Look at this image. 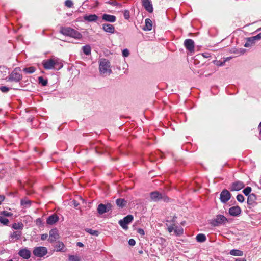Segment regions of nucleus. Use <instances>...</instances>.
Listing matches in <instances>:
<instances>
[{
	"instance_id": "1",
	"label": "nucleus",
	"mask_w": 261,
	"mask_h": 261,
	"mask_svg": "<svg viewBox=\"0 0 261 261\" xmlns=\"http://www.w3.org/2000/svg\"><path fill=\"white\" fill-rule=\"evenodd\" d=\"M99 68L101 74H110L112 73L110 62L107 59H104L100 61Z\"/></svg>"
},
{
	"instance_id": "2",
	"label": "nucleus",
	"mask_w": 261,
	"mask_h": 261,
	"mask_svg": "<svg viewBox=\"0 0 261 261\" xmlns=\"http://www.w3.org/2000/svg\"><path fill=\"white\" fill-rule=\"evenodd\" d=\"M22 78L20 68H15L9 76V81L19 82Z\"/></svg>"
},
{
	"instance_id": "3",
	"label": "nucleus",
	"mask_w": 261,
	"mask_h": 261,
	"mask_svg": "<svg viewBox=\"0 0 261 261\" xmlns=\"http://www.w3.org/2000/svg\"><path fill=\"white\" fill-rule=\"evenodd\" d=\"M150 197L151 201L157 202L163 199L164 201L168 202L169 198L165 195H162L158 191L152 192L150 193Z\"/></svg>"
},
{
	"instance_id": "4",
	"label": "nucleus",
	"mask_w": 261,
	"mask_h": 261,
	"mask_svg": "<svg viewBox=\"0 0 261 261\" xmlns=\"http://www.w3.org/2000/svg\"><path fill=\"white\" fill-rule=\"evenodd\" d=\"M66 36H69L76 39H81L82 38V35L81 33L69 27L66 28Z\"/></svg>"
},
{
	"instance_id": "5",
	"label": "nucleus",
	"mask_w": 261,
	"mask_h": 261,
	"mask_svg": "<svg viewBox=\"0 0 261 261\" xmlns=\"http://www.w3.org/2000/svg\"><path fill=\"white\" fill-rule=\"evenodd\" d=\"M112 208V205L110 203H107L105 204L100 203L97 206V211L99 215H102L111 210Z\"/></svg>"
},
{
	"instance_id": "6",
	"label": "nucleus",
	"mask_w": 261,
	"mask_h": 261,
	"mask_svg": "<svg viewBox=\"0 0 261 261\" xmlns=\"http://www.w3.org/2000/svg\"><path fill=\"white\" fill-rule=\"evenodd\" d=\"M133 218H134L132 215H127L123 219L120 220L118 222V223L123 229L127 230L128 229V224L132 222Z\"/></svg>"
},
{
	"instance_id": "7",
	"label": "nucleus",
	"mask_w": 261,
	"mask_h": 261,
	"mask_svg": "<svg viewBox=\"0 0 261 261\" xmlns=\"http://www.w3.org/2000/svg\"><path fill=\"white\" fill-rule=\"evenodd\" d=\"M47 253V250L46 247L39 246L34 248L33 253L34 256L38 257H42L45 255Z\"/></svg>"
},
{
	"instance_id": "8",
	"label": "nucleus",
	"mask_w": 261,
	"mask_h": 261,
	"mask_svg": "<svg viewBox=\"0 0 261 261\" xmlns=\"http://www.w3.org/2000/svg\"><path fill=\"white\" fill-rule=\"evenodd\" d=\"M231 194L228 190L226 189L223 190L220 193V199L222 203H226L231 198Z\"/></svg>"
},
{
	"instance_id": "9",
	"label": "nucleus",
	"mask_w": 261,
	"mask_h": 261,
	"mask_svg": "<svg viewBox=\"0 0 261 261\" xmlns=\"http://www.w3.org/2000/svg\"><path fill=\"white\" fill-rule=\"evenodd\" d=\"M227 222L228 219L224 215H218L213 221V224L214 226H219L225 224Z\"/></svg>"
},
{
	"instance_id": "10",
	"label": "nucleus",
	"mask_w": 261,
	"mask_h": 261,
	"mask_svg": "<svg viewBox=\"0 0 261 261\" xmlns=\"http://www.w3.org/2000/svg\"><path fill=\"white\" fill-rule=\"evenodd\" d=\"M55 61L52 59L44 60L42 61L43 67L44 69L47 70L54 69L55 68Z\"/></svg>"
},
{
	"instance_id": "11",
	"label": "nucleus",
	"mask_w": 261,
	"mask_h": 261,
	"mask_svg": "<svg viewBox=\"0 0 261 261\" xmlns=\"http://www.w3.org/2000/svg\"><path fill=\"white\" fill-rule=\"evenodd\" d=\"M245 186L244 184L241 181H237L231 184L230 190L231 191H238L243 189Z\"/></svg>"
},
{
	"instance_id": "12",
	"label": "nucleus",
	"mask_w": 261,
	"mask_h": 261,
	"mask_svg": "<svg viewBox=\"0 0 261 261\" xmlns=\"http://www.w3.org/2000/svg\"><path fill=\"white\" fill-rule=\"evenodd\" d=\"M185 48L190 53L194 51V42L191 39H187L184 41Z\"/></svg>"
},
{
	"instance_id": "13",
	"label": "nucleus",
	"mask_w": 261,
	"mask_h": 261,
	"mask_svg": "<svg viewBox=\"0 0 261 261\" xmlns=\"http://www.w3.org/2000/svg\"><path fill=\"white\" fill-rule=\"evenodd\" d=\"M142 5L148 12H153V8L151 0H142Z\"/></svg>"
},
{
	"instance_id": "14",
	"label": "nucleus",
	"mask_w": 261,
	"mask_h": 261,
	"mask_svg": "<svg viewBox=\"0 0 261 261\" xmlns=\"http://www.w3.org/2000/svg\"><path fill=\"white\" fill-rule=\"evenodd\" d=\"M18 254L20 257L25 259H29L31 256V251L27 248L20 249Z\"/></svg>"
},
{
	"instance_id": "15",
	"label": "nucleus",
	"mask_w": 261,
	"mask_h": 261,
	"mask_svg": "<svg viewBox=\"0 0 261 261\" xmlns=\"http://www.w3.org/2000/svg\"><path fill=\"white\" fill-rule=\"evenodd\" d=\"M102 29L105 32L110 34H114L115 31V29L114 25L110 23L103 24Z\"/></svg>"
},
{
	"instance_id": "16",
	"label": "nucleus",
	"mask_w": 261,
	"mask_h": 261,
	"mask_svg": "<svg viewBox=\"0 0 261 261\" xmlns=\"http://www.w3.org/2000/svg\"><path fill=\"white\" fill-rule=\"evenodd\" d=\"M241 212V208L239 206H234L229 209V214L232 216H239Z\"/></svg>"
},
{
	"instance_id": "17",
	"label": "nucleus",
	"mask_w": 261,
	"mask_h": 261,
	"mask_svg": "<svg viewBox=\"0 0 261 261\" xmlns=\"http://www.w3.org/2000/svg\"><path fill=\"white\" fill-rule=\"evenodd\" d=\"M102 19L105 21L113 23L116 21V17L114 15L105 13L102 15Z\"/></svg>"
},
{
	"instance_id": "18",
	"label": "nucleus",
	"mask_w": 261,
	"mask_h": 261,
	"mask_svg": "<svg viewBox=\"0 0 261 261\" xmlns=\"http://www.w3.org/2000/svg\"><path fill=\"white\" fill-rule=\"evenodd\" d=\"M58 230L56 229H53L49 231V236L48 241L50 242H53L58 238Z\"/></svg>"
},
{
	"instance_id": "19",
	"label": "nucleus",
	"mask_w": 261,
	"mask_h": 261,
	"mask_svg": "<svg viewBox=\"0 0 261 261\" xmlns=\"http://www.w3.org/2000/svg\"><path fill=\"white\" fill-rule=\"evenodd\" d=\"M59 220V217L56 214L49 216L46 220V223L48 225H53Z\"/></svg>"
},
{
	"instance_id": "20",
	"label": "nucleus",
	"mask_w": 261,
	"mask_h": 261,
	"mask_svg": "<svg viewBox=\"0 0 261 261\" xmlns=\"http://www.w3.org/2000/svg\"><path fill=\"white\" fill-rule=\"evenodd\" d=\"M98 18L96 14L86 15L84 16V19L88 22H95Z\"/></svg>"
},
{
	"instance_id": "21",
	"label": "nucleus",
	"mask_w": 261,
	"mask_h": 261,
	"mask_svg": "<svg viewBox=\"0 0 261 261\" xmlns=\"http://www.w3.org/2000/svg\"><path fill=\"white\" fill-rule=\"evenodd\" d=\"M246 39V42L244 44V46L246 47H249L252 46L253 44H255V42L256 41V39L254 36L247 38Z\"/></svg>"
},
{
	"instance_id": "22",
	"label": "nucleus",
	"mask_w": 261,
	"mask_h": 261,
	"mask_svg": "<svg viewBox=\"0 0 261 261\" xmlns=\"http://www.w3.org/2000/svg\"><path fill=\"white\" fill-rule=\"evenodd\" d=\"M152 24L151 20L147 18L145 19V25L143 28V30L144 31H150L152 30Z\"/></svg>"
},
{
	"instance_id": "23",
	"label": "nucleus",
	"mask_w": 261,
	"mask_h": 261,
	"mask_svg": "<svg viewBox=\"0 0 261 261\" xmlns=\"http://www.w3.org/2000/svg\"><path fill=\"white\" fill-rule=\"evenodd\" d=\"M256 200V196L255 194L252 193L248 196L247 203L249 205H252Z\"/></svg>"
},
{
	"instance_id": "24",
	"label": "nucleus",
	"mask_w": 261,
	"mask_h": 261,
	"mask_svg": "<svg viewBox=\"0 0 261 261\" xmlns=\"http://www.w3.org/2000/svg\"><path fill=\"white\" fill-rule=\"evenodd\" d=\"M22 233L20 231H14L11 235V238L12 240L16 241L19 240L21 236Z\"/></svg>"
},
{
	"instance_id": "25",
	"label": "nucleus",
	"mask_w": 261,
	"mask_h": 261,
	"mask_svg": "<svg viewBox=\"0 0 261 261\" xmlns=\"http://www.w3.org/2000/svg\"><path fill=\"white\" fill-rule=\"evenodd\" d=\"M229 254L233 256H242L243 255V252L238 249H232L230 251Z\"/></svg>"
},
{
	"instance_id": "26",
	"label": "nucleus",
	"mask_w": 261,
	"mask_h": 261,
	"mask_svg": "<svg viewBox=\"0 0 261 261\" xmlns=\"http://www.w3.org/2000/svg\"><path fill=\"white\" fill-rule=\"evenodd\" d=\"M116 204L117 206L120 207H124L126 204V201L124 199L119 198L116 201Z\"/></svg>"
},
{
	"instance_id": "27",
	"label": "nucleus",
	"mask_w": 261,
	"mask_h": 261,
	"mask_svg": "<svg viewBox=\"0 0 261 261\" xmlns=\"http://www.w3.org/2000/svg\"><path fill=\"white\" fill-rule=\"evenodd\" d=\"M196 241L198 242L202 243L206 241V238L205 234L199 233L196 237Z\"/></svg>"
},
{
	"instance_id": "28",
	"label": "nucleus",
	"mask_w": 261,
	"mask_h": 261,
	"mask_svg": "<svg viewBox=\"0 0 261 261\" xmlns=\"http://www.w3.org/2000/svg\"><path fill=\"white\" fill-rule=\"evenodd\" d=\"M82 50L86 55H89L91 54V48L89 45H86L82 47Z\"/></svg>"
},
{
	"instance_id": "29",
	"label": "nucleus",
	"mask_w": 261,
	"mask_h": 261,
	"mask_svg": "<svg viewBox=\"0 0 261 261\" xmlns=\"http://www.w3.org/2000/svg\"><path fill=\"white\" fill-rule=\"evenodd\" d=\"M31 201L24 199L21 200V205L23 206L24 208L29 207L31 206Z\"/></svg>"
},
{
	"instance_id": "30",
	"label": "nucleus",
	"mask_w": 261,
	"mask_h": 261,
	"mask_svg": "<svg viewBox=\"0 0 261 261\" xmlns=\"http://www.w3.org/2000/svg\"><path fill=\"white\" fill-rule=\"evenodd\" d=\"M12 227L15 230H22L23 228V224L21 222L14 223Z\"/></svg>"
},
{
	"instance_id": "31",
	"label": "nucleus",
	"mask_w": 261,
	"mask_h": 261,
	"mask_svg": "<svg viewBox=\"0 0 261 261\" xmlns=\"http://www.w3.org/2000/svg\"><path fill=\"white\" fill-rule=\"evenodd\" d=\"M23 71L25 73L32 74L33 73H34L36 71V68L34 67H33V66H30V67H29L24 68L23 69Z\"/></svg>"
},
{
	"instance_id": "32",
	"label": "nucleus",
	"mask_w": 261,
	"mask_h": 261,
	"mask_svg": "<svg viewBox=\"0 0 261 261\" xmlns=\"http://www.w3.org/2000/svg\"><path fill=\"white\" fill-rule=\"evenodd\" d=\"M69 261H81V257L77 255H69L68 256Z\"/></svg>"
},
{
	"instance_id": "33",
	"label": "nucleus",
	"mask_w": 261,
	"mask_h": 261,
	"mask_svg": "<svg viewBox=\"0 0 261 261\" xmlns=\"http://www.w3.org/2000/svg\"><path fill=\"white\" fill-rule=\"evenodd\" d=\"M0 222L5 225H7L9 223V220L0 214Z\"/></svg>"
},
{
	"instance_id": "34",
	"label": "nucleus",
	"mask_w": 261,
	"mask_h": 261,
	"mask_svg": "<svg viewBox=\"0 0 261 261\" xmlns=\"http://www.w3.org/2000/svg\"><path fill=\"white\" fill-rule=\"evenodd\" d=\"M86 231L89 234L95 236H98L99 235V232L97 230H93L92 229L88 228L86 230Z\"/></svg>"
},
{
	"instance_id": "35",
	"label": "nucleus",
	"mask_w": 261,
	"mask_h": 261,
	"mask_svg": "<svg viewBox=\"0 0 261 261\" xmlns=\"http://www.w3.org/2000/svg\"><path fill=\"white\" fill-rule=\"evenodd\" d=\"M174 232L176 235H180L183 233V229L181 227L176 226L175 227Z\"/></svg>"
},
{
	"instance_id": "36",
	"label": "nucleus",
	"mask_w": 261,
	"mask_h": 261,
	"mask_svg": "<svg viewBox=\"0 0 261 261\" xmlns=\"http://www.w3.org/2000/svg\"><path fill=\"white\" fill-rule=\"evenodd\" d=\"M38 81H39V83L41 84L43 86H45L47 84V80L46 79H44L42 76L39 77Z\"/></svg>"
},
{
	"instance_id": "37",
	"label": "nucleus",
	"mask_w": 261,
	"mask_h": 261,
	"mask_svg": "<svg viewBox=\"0 0 261 261\" xmlns=\"http://www.w3.org/2000/svg\"><path fill=\"white\" fill-rule=\"evenodd\" d=\"M251 192V188L250 187H247L245 188L243 191V192L246 196H249L250 195V193Z\"/></svg>"
},
{
	"instance_id": "38",
	"label": "nucleus",
	"mask_w": 261,
	"mask_h": 261,
	"mask_svg": "<svg viewBox=\"0 0 261 261\" xmlns=\"http://www.w3.org/2000/svg\"><path fill=\"white\" fill-rule=\"evenodd\" d=\"M124 17L125 19L128 20L130 18V12L128 10H125L123 13Z\"/></svg>"
},
{
	"instance_id": "39",
	"label": "nucleus",
	"mask_w": 261,
	"mask_h": 261,
	"mask_svg": "<svg viewBox=\"0 0 261 261\" xmlns=\"http://www.w3.org/2000/svg\"><path fill=\"white\" fill-rule=\"evenodd\" d=\"M237 200L240 202H243L244 201V197L243 196V195L242 194H238L237 196Z\"/></svg>"
},
{
	"instance_id": "40",
	"label": "nucleus",
	"mask_w": 261,
	"mask_h": 261,
	"mask_svg": "<svg viewBox=\"0 0 261 261\" xmlns=\"http://www.w3.org/2000/svg\"><path fill=\"white\" fill-rule=\"evenodd\" d=\"M0 214L3 215L4 217H6H6H9V216H11L13 215L12 213H11L10 212H8L6 211L2 212L0 213Z\"/></svg>"
},
{
	"instance_id": "41",
	"label": "nucleus",
	"mask_w": 261,
	"mask_h": 261,
	"mask_svg": "<svg viewBox=\"0 0 261 261\" xmlns=\"http://www.w3.org/2000/svg\"><path fill=\"white\" fill-rule=\"evenodd\" d=\"M129 55V51L128 49H124L122 51V55L124 57H127Z\"/></svg>"
},
{
	"instance_id": "42",
	"label": "nucleus",
	"mask_w": 261,
	"mask_h": 261,
	"mask_svg": "<svg viewBox=\"0 0 261 261\" xmlns=\"http://www.w3.org/2000/svg\"><path fill=\"white\" fill-rule=\"evenodd\" d=\"M9 88L6 86H2L0 87L1 91L3 93H6L9 91Z\"/></svg>"
},
{
	"instance_id": "43",
	"label": "nucleus",
	"mask_w": 261,
	"mask_h": 261,
	"mask_svg": "<svg viewBox=\"0 0 261 261\" xmlns=\"http://www.w3.org/2000/svg\"><path fill=\"white\" fill-rule=\"evenodd\" d=\"M73 6V3L71 0H66V7L72 8Z\"/></svg>"
},
{
	"instance_id": "44",
	"label": "nucleus",
	"mask_w": 261,
	"mask_h": 261,
	"mask_svg": "<svg viewBox=\"0 0 261 261\" xmlns=\"http://www.w3.org/2000/svg\"><path fill=\"white\" fill-rule=\"evenodd\" d=\"M108 4L113 6H117V5H119V4L116 1H114V0H110L108 2Z\"/></svg>"
},
{
	"instance_id": "45",
	"label": "nucleus",
	"mask_w": 261,
	"mask_h": 261,
	"mask_svg": "<svg viewBox=\"0 0 261 261\" xmlns=\"http://www.w3.org/2000/svg\"><path fill=\"white\" fill-rule=\"evenodd\" d=\"M36 224L37 226H41L42 225V221L41 218H37L35 221Z\"/></svg>"
},
{
	"instance_id": "46",
	"label": "nucleus",
	"mask_w": 261,
	"mask_h": 261,
	"mask_svg": "<svg viewBox=\"0 0 261 261\" xmlns=\"http://www.w3.org/2000/svg\"><path fill=\"white\" fill-rule=\"evenodd\" d=\"M128 244L129 245L133 246L135 245L136 242L134 239H130L128 241Z\"/></svg>"
},
{
	"instance_id": "47",
	"label": "nucleus",
	"mask_w": 261,
	"mask_h": 261,
	"mask_svg": "<svg viewBox=\"0 0 261 261\" xmlns=\"http://www.w3.org/2000/svg\"><path fill=\"white\" fill-rule=\"evenodd\" d=\"M174 225H171L168 227V230L169 232H172L173 230H175Z\"/></svg>"
},
{
	"instance_id": "48",
	"label": "nucleus",
	"mask_w": 261,
	"mask_h": 261,
	"mask_svg": "<svg viewBox=\"0 0 261 261\" xmlns=\"http://www.w3.org/2000/svg\"><path fill=\"white\" fill-rule=\"evenodd\" d=\"M70 203L71 204L73 205L75 207L79 205V203L74 200H72Z\"/></svg>"
},
{
	"instance_id": "49",
	"label": "nucleus",
	"mask_w": 261,
	"mask_h": 261,
	"mask_svg": "<svg viewBox=\"0 0 261 261\" xmlns=\"http://www.w3.org/2000/svg\"><path fill=\"white\" fill-rule=\"evenodd\" d=\"M47 237H48L47 234H46V233L42 234L41 236V239L42 240H45L47 238Z\"/></svg>"
},
{
	"instance_id": "50",
	"label": "nucleus",
	"mask_w": 261,
	"mask_h": 261,
	"mask_svg": "<svg viewBox=\"0 0 261 261\" xmlns=\"http://www.w3.org/2000/svg\"><path fill=\"white\" fill-rule=\"evenodd\" d=\"M254 37L256 38V40H259L261 39V32L257 34L256 36H254Z\"/></svg>"
},
{
	"instance_id": "51",
	"label": "nucleus",
	"mask_w": 261,
	"mask_h": 261,
	"mask_svg": "<svg viewBox=\"0 0 261 261\" xmlns=\"http://www.w3.org/2000/svg\"><path fill=\"white\" fill-rule=\"evenodd\" d=\"M137 232L140 234H141V235H144V231L142 229H138V230H137Z\"/></svg>"
},
{
	"instance_id": "52",
	"label": "nucleus",
	"mask_w": 261,
	"mask_h": 261,
	"mask_svg": "<svg viewBox=\"0 0 261 261\" xmlns=\"http://www.w3.org/2000/svg\"><path fill=\"white\" fill-rule=\"evenodd\" d=\"M60 32L61 34L65 35V29H64V28L62 27Z\"/></svg>"
},
{
	"instance_id": "53",
	"label": "nucleus",
	"mask_w": 261,
	"mask_h": 261,
	"mask_svg": "<svg viewBox=\"0 0 261 261\" xmlns=\"http://www.w3.org/2000/svg\"><path fill=\"white\" fill-rule=\"evenodd\" d=\"M76 245H77V246L80 247H83L84 246L82 242H80L77 243Z\"/></svg>"
},
{
	"instance_id": "54",
	"label": "nucleus",
	"mask_w": 261,
	"mask_h": 261,
	"mask_svg": "<svg viewBox=\"0 0 261 261\" xmlns=\"http://www.w3.org/2000/svg\"><path fill=\"white\" fill-rule=\"evenodd\" d=\"M5 197L3 195H0V204L4 200Z\"/></svg>"
},
{
	"instance_id": "55",
	"label": "nucleus",
	"mask_w": 261,
	"mask_h": 261,
	"mask_svg": "<svg viewBox=\"0 0 261 261\" xmlns=\"http://www.w3.org/2000/svg\"><path fill=\"white\" fill-rule=\"evenodd\" d=\"M235 261H246V259L244 258H237L236 259V260Z\"/></svg>"
},
{
	"instance_id": "56",
	"label": "nucleus",
	"mask_w": 261,
	"mask_h": 261,
	"mask_svg": "<svg viewBox=\"0 0 261 261\" xmlns=\"http://www.w3.org/2000/svg\"><path fill=\"white\" fill-rule=\"evenodd\" d=\"M202 55H203V56H204L205 58H207L208 57V56H206V55H204V54H203Z\"/></svg>"
},
{
	"instance_id": "57",
	"label": "nucleus",
	"mask_w": 261,
	"mask_h": 261,
	"mask_svg": "<svg viewBox=\"0 0 261 261\" xmlns=\"http://www.w3.org/2000/svg\"><path fill=\"white\" fill-rule=\"evenodd\" d=\"M260 128H261V122L260 123V124H259V125L258 126V129H260Z\"/></svg>"
},
{
	"instance_id": "58",
	"label": "nucleus",
	"mask_w": 261,
	"mask_h": 261,
	"mask_svg": "<svg viewBox=\"0 0 261 261\" xmlns=\"http://www.w3.org/2000/svg\"><path fill=\"white\" fill-rule=\"evenodd\" d=\"M257 31H261V27L260 28H259Z\"/></svg>"
},
{
	"instance_id": "59",
	"label": "nucleus",
	"mask_w": 261,
	"mask_h": 261,
	"mask_svg": "<svg viewBox=\"0 0 261 261\" xmlns=\"http://www.w3.org/2000/svg\"><path fill=\"white\" fill-rule=\"evenodd\" d=\"M259 130H260L259 134L261 136V128H260V129H259Z\"/></svg>"
},
{
	"instance_id": "60",
	"label": "nucleus",
	"mask_w": 261,
	"mask_h": 261,
	"mask_svg": "<svg viewBox=\"0 0 261 261\" xmlns=\"http://www.w3.org/2000/svg\"><path fill=\"white\" fill-rule=\"evenodd\" d=\"M220 65H223V63H220Z\"/></svg>"
},
{
	"instance_id": "61",
	"label": "nucleus",
	"mask_w": 261,
	"mask_h": 261,
	"mask_svg": "<svg viewBox=\"0 0 261 261\" xmlns=\"http://www.w3.org/2000/svg\"><path fill=\"white\" fill-rule=\"evenodd\" d=\"M220 65H223V63H220Z\"/></svg>"
},
{
	"instance_id": "62",
	"label": "nucleus",
	"mask_w": 261,
	"mask_h": 261,
	"mask_svg": "<svg viewBox=\"0 0 261 261\" xmlns=\"http://www.w3.org/2000/svg\"><path fill=\"white\" fill-rule=\"evenodd\" d=\"M8 261H13L12 259H10Z\"/></svg>"
},
{
	"instance_id": "63",
	"label": "nucleus",
	"mask_w": 261,
	"mask_h": 261,
	"mask_svg": "<svg viewBox=\"0 0 261 261\" xmlns=\"http://www.w3.org/2000/svg\"><path fill=\"white\" fill-rule=\"evenodd\" d=\"M8 261H13L12 259H10Z\"/></svg>"
}]
</instances>
